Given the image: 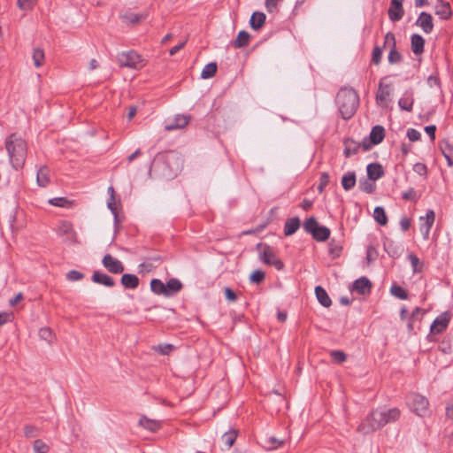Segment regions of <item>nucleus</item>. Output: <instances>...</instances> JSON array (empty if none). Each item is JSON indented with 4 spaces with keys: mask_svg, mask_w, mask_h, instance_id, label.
I'll list each match as a JSON object with an SVG mask.
<instances>
[{
    "mask_svg": "<svg viewBox=\"0 0 453 453\" xmlns=\"http://www.w3.org/2000/svg\"><path fill=\"white\" fill-rule=\"evenodd\" d=\"M155 351L161 355H168L172 350L174 349V346L172 344H159L153 348Z\"/></svg>",
    "mask_w": 453,
    "mask_h": 453,
    "instance_id": "nucleus-50",
    "label": "nucleus"
},
{
    "mask_svg": "<svg viewBox=\"0 0 453 453\" xmlns=\"http://www.w3.org/2000/svg\"><path fill=\"white\" fill-rule=\"evenodd\" d=\"M335 103L342 119H349L359 105V96L353 88H342L337 93Z\"/></svg>",
    "mask_w": 453,
    "mask_h": 453,
    "instance_id": "nucleus-3",
    "label": "nucleus"
},
{
    "mask_svg": "<svg viewBox=\"0 0 453 453\" xmlns=\"http://www.w3.org/2000/svg\"><path fill=\"white\" fill-rule=\"evenodd\" d=\"M402 198L406 201H417V192L413 188H410L408 190L402 193Z\"/></svg>",
    "mask_w": 453,
    "mask_h": 453,
    "instance_id": "nucleus-53",
    "label": "nucleus"
},
{
    "mask_svg": "<svg viewBox=\"0 0 453 453\" xmlns=\"http://www.w3.org/2000/svg\"><path fill=\"white\" fill-rule=\"evenodd\" d=\"M407 403L420 417L425 416L428 411V400L419 394H410L407 397Z\"/></svg>",
    "mask_w": 453,
    "mask_h": 453,
    "instance_id": "nucleus-8",
    "label": "nucleus"
},
{
    "mask_svg": "<svg viewBox=\"0 0 453 453\" xmlns=\"http://www.w3.org/2000/svg\"><path fill=\"white\" fill-rule=\"evenodd\" d=\"M382 57V49L380 46H375L372 50V62L375 65H379L380 63Z\"/></svg>",
    "mask_w": 453,
    "mask_h": 453,
    "instance_id": "nucleus-51",
    "label": "nucleus"
},
{
    "mask_svg": "<svg viewBox=\"0 0 453 453\" xmlns=\"http://www.w3.org/2000/svg\"><path fill=\"white\" fill-rule=\"evenodd\" d=\"M265 14L260 12H255L250 18V24L254 30L260 29L265 22Z\"/></svg>",
    "mask_w": 453,
    "mask_h": 453,
    "instance_id": "nucleus-26",
    "label": "nucleus"
},
{
    "mask_svg": "<svg viewBox=\"0 0 453 453\" xmlns=\"http://www.w3.org/2000/svg\"><path fill=\"white\" fill-rule=\"evenodd\" d=\"M385 137V129L382 126H374L370 133V143L376 145L380 143Z\"/></svg>",
    "mask_w": 453,
    "mask_h": 453,
    "instance_id": "nucleus-21",
    "label": "nucleus"
},
{
    "mask_svg": "<svg viewBox=\"0 0 453 453\" xmlns=\"http://www.w3.org/2000/svg\"><path fill=\"white\" fill-rule=\"evenodd\" d=\"M344 156L349 157L357 152L360 145L357 143L353 139L348 138L344 141Z\"/></svg>",
    "mask_w": 453,
    "mask_h": 453,
    "instance_id": "nucleus-34",
    "label": "nucleus"
},
{
    "mask_svg": "<svg viewBox=\"0 0 453 453\" xmlns=\"http://www.w3.org/2000/svg\"><path fill=\"white\" fill-rule=\"evenodd\" d=\"M367 176L371 180H377L381 178L384 174L381 165L378 163H372L367 165Z\"/></svg>",
    "mask_w": 453,
    "mask_h": 453,
    "instance_id": "nucleus-20",
    "label": "nucleus"
},
{
    "mask_svg": "<svg viewBox=\"0 0 453 453\" xmlns=\"http://www.w3.org/2000/svg\"><path fill=\"white\" fill-rule=\"evenodd\" d=\"M415 25L419 27L425 34L432 33L434 29L432 15L428 12H422L417 19Z\"/></svg>",
    "mask_w": 453,
    "mask_h": 453,
    "instance_id": "nucleus-13",
    "label": "nucleus"
},
{
    "mask_svg": "<svg viewBox=\"0 0 453 453\" xmlns=\"http://www.w3.org/2000/svg\"><path fill=\"white\" fill-rule=\"evenodd\" d=\"M435 14L441 19H449L452 15L449 3L443 0H437L435 4Z\"/></svg>",
    "mask_w": 453,
    "mask_h": 453,
    "instance_id": "nucleus-17",
    "label": "nucleus"
},
{
    "mask_svg": "<svg viewBox=\"0 0 453 453\" xmlns=\"http://www.w3.org/2000/svg\"><path fill=\"white\" fill-rule=\"evenodd\" d=\"M33 449L35 453H48L50 451V446L42 440L37 439L33 443Z\"/></svg>",
    "mask_w": 453,
    "mask_h": 453,
    "instance_id": "nucleus-43",
    "label": "nucleus"
},
{
    "mask_svg": "<svg viewBox=\"0 0 453 453\" xmlns=\"http://www.w3.org/2000/svg\"><path fill=\"white\" fill-rule=\"evenodd\" d=\"M386 45H388L390 47V49L396 47L395 35L391 32L387 33L385 35L384 46H386Z\"/></svg>",
    "mask_w": 453,
    "mask_h": 453,
    "instance_id": "nucleus-57",
    "label": "nucleus"
},
{
    "mask_svg": "<svg viewBox=\"0 0 453 453\" xmlns=\"http://www.w3.org/2000/svg\"><path fill=\"white\" fill-rule=\"evenodd\" d=\"M280 0H265V5L268 12H273Z\"/></svg>",
    "mask_w": 453,
    "mask_h": 453,
    "instance_id": "nucleus-62",
    "label": "nucleus"
},
{
    "mask_svg": "<svg viewBox=\"0 0 453 453\" xmlns=\"http://www.w3.org/2000/svg\"><path fill=\"white\" fill-rule=\"evenodd\" d=\"M388 59L391 65L398 64L402 61L403 56L396 50V47L391 48L388 56Z\"/></svg>",
    "mask_w": 453,
    "mask_h": 453,
    "instance_id": "nucleus-46",
    "label": "nucleus"
},
{
    "mask_svg": "<svg viewBox=\"0 0 453 453\" xmlns=\"http://www.w3.org/2000/svg\"><path fill=\"white\" fill-rule=\"evenodd\" d=\"M33 61L36 67L42 65L44 62V52L41 49H35L33 52Z\"/></svg>",
    "mask_w": 453,
    "mask_h": 453,
    "instance_id": "nucleus-45",
    "label": "nucleus"
},
{
    "mask_svg": "<svg viewBox=\"0 0 453 453\" xmlns=\"http://www.w3.org/2000/svg\"><path fill=\"white\" fill-rule=\"evenodd\" d=\"M139 424L143 426L144 428L151 431L156 432L160 428V422L155 419L148 418L145 416L141 417L139 420Z\"/></svg>",
    "mask_w": 453,
    "mask_h": 453,
    "instance_id": "nucleus-33",
    "label": "nucleus"
},
{
    "mask_svg": "<svg viewBox=\"0 0 453 453\" xmlns=\"http://www.w3.org/2000/svg\"><path fill=\"white\" fill-rule=\"evenodd\" d=\"M268 442L271 444V449H277L283 444V441H280L275 437H270Z\"/></svg>",
    "mask_w": 453,
    "mask_h": 453,
    "instance_id": "nucleus-64",
    "label": "nucleus"
},
{
    "mask_svg": "<svg viewBox=\"0 0 453 453\" xmlns=\"http://www.w3.org/2000/svg\"><path fill=\"white\" fill-rule=\"evenodd\" d=\"M183 158L175 150L160 152L154 157L150 170L165 179H173L182 170Z\"/></svg>",
    "mask_w": 453,
    "mask_h": 453,
    "instance_id": "nucleus-1",
    "label": "nucleus"
},
{
    "mask_svg": "<svg viewBox=\"0 0 453 453\" xmlns=\"http://www.w3.org/2000/svg\"><path fill=\"white\" fill-rule=\"evenodd\" d=\"M330 355L338 364L343 363L347 358L346 354L341 350H333Z\"/></svg>",
    "mask_w": 453,
    "mask_h": 453,
    "instance_id": "nucleus-55",
    "label": "nucleus"
},
{
    "mask_svg": "<svg viewBox=\"0 0 453 453\" xmlns=\"http://www.w3.org/2000/svg\"><path fill=\"white\" fill-rule=\"evenodd\" d=\"M217 69L218 66L215 62L207 64L202 70L201 78L204 80L212 78L216 74Z\"/></svg>",
    "mask_w": 453,
    "mask_h": 453,
    "instance_id": "nucleus-36",
    "label": "nucleus"
},
{
    "mask_svg": "<svg viewBox=\"0 0 453 453\" xmlns=\"http://www.w3.org/2000/svg\"><path fill=\"white\" fill-rule=\"evenodd\" d=\"M382 426H384L383 415L380 412V410H375L362 421L357 430L364 434H367Z\"/></svg>",
    "mask_w": 453,
    "mask_h": 453,
    "instance_id": "nucleus-4",
    "label": "nucleus"
},
{
    "mask_svg": "<svg viewBox=\"0 0 453 453\" xmlns=\"http://www.w3.org/2000/svg\"><path fill=\"white\" fill-rule=\"evenodd\" d=\"M102 263L104 266L111 273L119 274L124 272L123 264L111 255L107 254L104 257Z\"/></svg>",
    "mask_w": 453,
    "mask_h": 453,
    "instance_id": "nucleus-10",
    "label": "nucleus"
},
{
    "mask_svg": "<svg viewBox=\"0 0 453 453\" xmlns=\"http://www.w3.org/2000/svg\"><path fill=\"white\" fill-rule=\"evenodd\" d=\"M356 181V173L354 172H348L342 178V186L344 190L348 191L355 187Z\"/></svg>",
    "mask_w": 453,
    "mask_h": 453,
    "instance_id": "nucleus-32",
    "label": "nucleus"
},
{
    "mask_svg": "<svg viewBox=\"0 0 453 453\" xmlns=\"http://www.w3.org/2000/svg\"><path fill=\"white\" fill-rule=\"evenodd\" d=\"M121 284L126 288L134 289L139 285V279L135 274L125 273L121 277Z\"/></svg>",
    "mask_w": 453,
    "mask_h": 453,
    "instance_id": "nucleus-29",
    "label": "nucleus"
},
{
    "mask_svg": "<svg viewBox=\"0 0 453 453\" xmlns=\"http://www.w3.org/2000/svg\"><path fill=\"white\" fill-rule=\"evenodd\" d=\"M265 273L263 271L256 270L250 274V280L252 283L259 284L265 280Z\"/></svg>",
    "mask_w": 453,
    "mask_h": 453,
    "instance_id": "nucleus-49",
    "label": "nucleus"
},
{
    "mask_svg": "<svg viewBox=\"0 0 453 453\" xmlns=\"http://www.w3.org/2000/svg\"><path fill=\"white\" fill-rule=\"evenodd\" d=\"M300 219L297 217L287 219L284 225V234L287 236L295 234L300 227Z\"/></svg>",
    "mask_w": 453,
    "mask_h": 453,
    "instance_id": "nucleus-25",
    "label": "nucleus"
},
{
    "mask_svg": "<svg viewBox=\"0 0 453 453\" xmlns=\"http://www.w3.org/2000/svg\"><path fill=\"white\" fill-rule=\"evenodd\" d=\"M257 250L259 252L260 259L266 265L275 267L277 270H282L283 262L276 256L273 248L265 243H258Z\"/></svg>",
    "mask_w": 453,
    "mask_h": 453,
    "instance_id": "nucleus-6",
    "label": "nucleus"
},
{
    "mask_svg": "<svg viewBox=\"0 0 453 453\" xmlns=\"http://www.w3.org/2000/svg\"><path fill=\"white\" fill-rule=\"evenodd\" d=\"M122 21L127 24H137L144 19L143 15L129 12L121 16Z\"/></svg>",
    "mask_w": 453,
    "mask_h": 453,
    "instance_id": "nucleus-41",
    "label": "nucleus"
},
{
    "mask_svg": "<svg viewBox=\"0 0 453 453\" xmlns=\"http://www.w3.org/2000/svg\"><path fill=\"white\" fill-rule=\"evenodd\" d=\"M83 277H84V274L76 270H72V271L68 272L66 274V278L70 281L80 280L83 279Z\"/></svg>",
    "mask_w": 453,
    "mask_h": 453,
    "instance_id": "nucleus-56",
    "label": "nucleus"
},
{
    "mask_svg": "<svg viewBox=\"0 0 453 453\" xmlns=\"http://www.w3.org/2000/svg\"><path fill=\"white\" fill-rule=\"evenodd\" d=\"M435 220V214L433 210H428L425 217H420V232L425 239H428L430 229Z\"/></svg>",
    "mask_w": 453,
    "mask_h": 453,
    "instance_id": "nucleus-12",
    "label": "nucleus"
},
{
    "mask_svg": "<svg viewBox=\"0 0 453 453\" xmlns=\"http://www.w3.org/2000/svg\"><path fill=\"white\" fill-rule=\"evenodd\" d=\"M91 279L95 283L101 284L108 288H111L115 285V281L111 277L98 271L94 272Z\"/></svg>",
    "mask_w": 453,
    "mask_h": 453,
    "instance_id": "nucleus-19",
    "label": "nucleus"
},
{
    "mask_svg": "<svg viewBox=\"0 0 453 453\" xmlns=\"http://www.w3.org/2000/svg\"><path fill=\"white\" fill-rule=\"evenodd\" d=\"M440 149L449 165H453V145L449 141L443 140L440 143Z\"/></svg>",
    "mask_w": 453,
    "mask_h": 453,
    "instance_id": "nucleus-24",
    "label": "nucleus"
},
{
    "mask_svg": "<svg viewBox=\"0 0 453 453\" xmlns=\"http://www.w3.org/2000/svg\"><path fill=\"white\" fill-rule=\"evenodd\" d=\"M450 313L448 311H445L439 315L433 322L431 326V333L432 334H441L442 333L447 327L450 320Z\"/></svg>",
    "mask_w": 453,
    "mask_h": 453,
    "instance_id": "nucleus-11",
    "label": "nucleus"
},
{
    "mask_svg": "<svg viewBox=\"0 0 453 453\" xmlns=\"http://www.w3.org/2000/svg\"><path fill=\"white\" fill-rule=\"evenodd\" d=\"M117 61L121 67L139 69L143 66L142 58L134 50L119 53Z\"/></svg>",
    "mask_w": 453,
    "mask_h": 453,
    "instance_id": "nucleus-7",
    "label": "nucleus"
},
{
    "mask_svg": "<svg viewBox=\"0 0 453 453\" xmlns=\"http://www.w3.org/2000/svg\"><path fill=\"white\" fill-rule=\"evenodd\" d=\"M236 438H237L236 430H229V431L226 432L221 436V441L228 449L234 445Z\"/></svg>",
    "mask_w": 453,
    "mask_h": 453,
    "instance_id": "nucleus-35",
    "label": "nucleus"
},
{
    "mask_svg": "<svg viewBox=\"0 0 453 453\" xmlns=\"http://www.w3.org/2000/svg\"><path fill=\"white\" fill-rule=\"evenodd\" d=\"M304 230L311 234L317 242H325L330 236V229L325 226H319L313 217L307 219L303 224Z\"/></svg>",
    "mask_w": 453,
    "mask_h": 453,
    "instance_id": "nucleus-5",
    "label": "nucleus"
},
{
    "mask_svg": "<svg viewBox=\"0 0 453 453\" xmlns=\"http://www.w3.org/2000/svg\"><path fill=\"white\" fill-rule=\"evenodd\" d=\"M40 434V430L35 426L27 425L24 427V435L27 438H35Z\"/></svg>",
    "mask_w": 453,
    "mask_h": 453,
    "instance_id": "nucleus-47",
    "label": "nucleus"
},
{
    "mask_svg": "<svg viewBox=\"0 0 453 453\" xmlns=\"http://www.w3.org/2000/svg\"><path fill=\"white\" fill-rule=\"evenodd\" d=\"M190 119L189 115H177L173 120L166 121L165 128L167 131L184 128L188 124Z\"/></svg>",
    "mask_w": 453,
    "mask_h": 453,
    "instance_id": "nucleus-14",
    "label": "nucleus"
},
{
    "mask_svg": "<svg viewBox=\"0 0 453 453\" xmlns=\"http://www.w3.org/2000/svg\"><path fill=\"white\" fill-rule=\"evenodd\" d=\"M373 218L376 220V222L380 226H385L388 223V217L386 215L385 210L380 206H377L374 209Z\"/></svg>",
    "mask_w": 453,
    "mask_h": 453,
    "instance_id": "nucleus-39",
    "label": "nucleus"
},
{
    "mask_svg": "<svg viewBox=\"0 0 453 453\" xmlns=\"http://www.w3.org/2000/svg\"><path fill=\"white\" fill-rule=\"evenodd\" d=\"M341 250H342V247L341 246H339L337 244H334L333 242L329 243V253L334 257H339L340 253H341Z\"/></svg>",
    "mask_w": 453,
    "mask_h": 453,
    "instance_id": "nucleus-61",
    "label": "nucleus"
},
{
    "mask_svg": "<svg viewBox=\"0 0 453 453\" xmlns=\"http://www.w3.org/2000/svg\"><path fill=\"white\" fill-rule=\"evenodd\" d=\"M425 39L418 34H414L411 37V48L415 55H419L424 52Z\"/></svg>",
    "mask_w": 453,
    "mask_h": 453,
    "instance_id": "nucleus-18",
    "label": "nucleus"
},
{
    "mask_svg": "<svg viewBox=\"0 0 453 453\" xmlns=\"http://www.w3.org/2000/svg\"><path fill=\"white\" fill-rule=\"evenodd\" d=\"M359 188L363 192L372 194L375 189V184L373 180H371L370 179H360Z\"/></svg>",
    "mask_w": 453,
    "mask_h": 453,
    "instance_id": "nucleus-40",
    "label": "nucleus"
},
{
    "mask_svg": "<svg viewBox=\"0 0 453 453\" xmlns=\"http://www.w3.org/2000/svg\"><path fill=\"white\" fill-rule=\"evenodd\" d=\"M391 95V91L388 84H384L383 82H380L378 91L376 94V101L379 105L385 106L387 103L389 101V96Z\"/></svg>",
    "mask_w": 453,
    "mask_h": 453,
    "instance_id": "nucleus-16",
    "label": "nucleus"
},
{
    "mask_svg": "<svg viewBox=\"0 0 453 453\" xmlns=\"http://www.w3.org/2000/svg\"><path fill=\"white\" fill-rule=\"evenodd\" d=\"M380 412L383 415L384 426L395 422L400 417V411L397 408L380 410Z\"/></svg>",
    "mask_w": 453,
    "mask_h": 453,
    "instance_id": "nucleus-30",
    "label": "nucleus"
},
{
    "mask_svg": "<svg viewBox=\"0 0 453 453\" xmlns=\"http://www.w3.org/2000/svg\"><path fill=\"white\" fill-rule=\"evenodd\" d=\"M408 258L411 262L413 272L414 273L421 272L423 264L419 261L418 257L416 255L411 253L408 256Z\"/></svg>",
    "mask_w": 453,
    "mask_h": 453,
    "instance_id": "nucleus-48",
    "label": "nucleus"
},
{
    "mask_svg": "<svg viewBox=\"0 0 453 453\" xmlns=\"http://www.w3.org/2000/svg\"><path fill=\"white\" fill-rule=\"evenodd\" d=\"M250 35L248 32L242 30L237 35V37L233 41L232 44L235 49H240L247 46L250 42Z\"/></svg>",
    "mask_w": 453,
    "mask_h": 453,
    "instance_id": "nucleus-31",
    "label": "nucleus"
},
{
    "mask_svg": "<svg viewBox=\"0 0 453 453\" xmlns=\"http://www.w3.org/2000/svg\"><path fill=\"white\" fill-rule=\"evenodd\" d=\"M329 183V174L326 172H324L320 175V181L318 186V190L319 193H322L324 188L328 185Z\"/></svg>",
    "mask_w": 453,
    "mask_h": 453,
    "instance_id": "nucleus-54",
    "label": "nucleus"
},
{
    "mask_svg": "<svg viewBox=\"0 0 453 453\" xmlns=\"http://www.w3.org/2000/svg\"><path fill=\"white\" fill-rule=\"evenodd\" d=\"M414 104L413 92L406 91L403 97L398 101L399 107L406 111H411Z\"/></svg>",
    "mask_w": 453,
    "mask_h": 453,
    "instance_id": "nucleus-23",
    "label": "nucleus"
},
{
    "mask_svg": "<svg viewBox=\"0 0 453 453\" xmlns=\"http://www.w3.org/2000/svg\"><path fill=\"white\" fill-rule=\"evenodd\" d=\"M39 336L49 343H51L55 340V334L50 327L41 328L39 331Z\"/></svg>",
    "mask_w": 453,
    "mask_h": 453,
    "instance_id": "nucleus-44",
    "label": "nucleus"
},
{
    "mask_svg": "<svg viewBox=\"0 0 453 453\" xmlns=\"http://www.w3.org/2000/svg\"><path fill=\"white\" fill-rule=\"evenodd\" d=\"M413 171L420 176H425L427 173V167L423 163H416L413 165Z\"/></svg>",
    "mask_w": 453,
    "mask_h": 453,
    "instance_id": "nucleus-58",
    "label": "nucleus"
},
{
    "mask_svg": "<svg viewBox=\"0 0 453 453\" xmlns=\"http://www.w3.org/2000/svg\"><path fill=\"white\" fill-rule=\"evenodd\" d=\"M36 0H18V7L22 11L31 10L35 4Z\"/></svg>",
    "mask_w": 453,
    "mask_h": 453,
    "instance_id": "nucleus-52",
    "label": "nucleus"
},
{
    "mask_svg": "<svg viewBox=\"0 0 453 453\" xmlns=\"http://www.w3.org/2000/svg\"><path fill=\"white\" fill-rule=\"evenodd\" d=\"M372 284L366 277H361L353 282L351 291H356L360 295H366L371 292Z\"/></svg>",
    "mask_w": 453,
    "mask_h": 453,
    "instance_id": "nucleus-15",
    "label": "nucleus"
},
{
    "mask_svg": "<svg viewBox=\"0 0 453 453\" xmlns=\"http://www.w3.org/2000/svg\"><path fill=\"white\" fill-rule=\"evenodd\" d=\"M427 85L430 87V88H437L440 89L441 88V83H440V80L438 78L437 75H430L428 78H427Z\"/></svg>",
    "mask_w": 453,
    "mask_h": 453,
    "instance_id": "nucleus-59",
    "label": "nucleus"
},
{
    "mask_svg": "<svg viewBox=\"0 0 453 453\" xmlns=\"http://www.w3.org/2000/svg\"><path fill=\"white\" fill-rule=\"evenodd\" d=\"M315 295L321 305L326 308L331 306V298L327 295L326 291L321 286H317L315 288Z\"/></svg>",
    "mask_w": 453,
    "mask_h": 453,
    "instance_id": "nucleus-28",
    "label": "nucleus"
},
{
    "mask_svg": "<svg viewBox=\"0 0 453 453\" xmlns=\"http://www.w3.org/2000/svg\"><path fill=\"white\" fill-rule=\"evenodd\" d=\"M390 293L394 296H395L401 300H405L408 298L407 291L399 285H393L390 288Z\"/></svg>",
    "mask_w": 453,
    "mask_h": 453,
    "instance_id": "nucleus-42",
    "label": "nucleus"
},
{
    "mask_svg": "<svg viewBox=\"0 0 453 453\" xmlns=\"http://www.w3.org/2000/svg\"><path fill=\"white\" fill-rule=\"evenodd\" d=\"M224 293L226 298L230 302H235L237 300L236 294L228 287L224 288Z\"/></svg>",
    "mask_w": 453,
    "mask_h": 453,
    "instance_id": "nucleus-63",
    "label": "nucleus"
},
{
    "mask_svg": "<svg viewBox=\"0 0 453 453\" xmlns=\"http://www.w3.org/2000/svg\"><path fill=\"white\" fill-rule=\"evenodd\" d=\"M5 148L13 168L21 169L25 165L27 153V142L17 134H12L5 141Z\"/></svg>",
    "mask_w": 453,
    "mask_h": 453,
    "instance_id": "nucleus-2",
    "label": "nucleus"
},
{
    "mask_svg": "<svg viewBox=\"0 0 453 453\" xmlns=\"http://www.w3.org/2000/svg\"><path fill=\"white\" fill-rule=\"evenodd\" d=\"M420 136H421L420 133L414 128H409L407 130V137L411 142L418 141L420 139Z\"/></svg>",
    "mask_w": 453,
    "mask_h": 453,
    "instance_id": "nucleus-60",
    "label": "nucleus"
},
{
    "mask_svg": "<svg viewBox=\"0 0 453 453\" xmlns=\"http://www.w3.org/2000/svg\"><path fill=\"white\" fill-rule=\"evenodd\" d=\"M404 14L403 7L401 5V8H397L395 5L390 4V7L388 9V17L392 21L400 20Z\"/></svg>",
    "mask_w": 453,
    "mask_h": 453,
    "instance_id": "nucleus-38",
    "label": "nucleus"
},
{
    "mask_svg": "<svg viewBox=\"0 0 453 453\" xmlns=\"http://www.w3.org/2000/svg\"><path fill=\"white\" fill-rule=\"evenodd\" d=\"M57 234L62 238L63 242L68 245L78 243L77 233L69 221H62L57 227Z\"/></svg>",
    "mask_w": 453,
    "mask_h": 453,
    "instance_id": "nucleus-9",
    "label": "nucleus"
},
{
    "mask_svg": "<svg viewBox=\"0 0 453 453\" xmlns=\"http://www.w3.org/2000/svg\"><path fill=\"white\" fill-rule=\"evenodd\" d=\"M181 288L182 283L180 280L176 278H172L165 283V296H172L180 292Z\"/></svg>",
    "mask_w": 453,
    "mask_h": 453,
    "instance_id": "nucleus-22",
    "label": "nucleus"
},
{
    "mask_svg": "<svg viewBox=\"0 0 453 453\" xmlns=\"http://www.w3.org/2000/svg\"><path fill=\"white\" fill-rule=\"evenodd\" d=\"M150 289L156 295H162L165 296V284L159 279L151 280Z\"/></svg>",
    "mask_w": 453,
    "mask_h": 453,
    "instance_id": "nucleus-37",
    "label": "nucleus"
},
{
    "mask_svg": "<svg viewBox=\"0 0 453 453\" xmlns=\"http://www.w3.org/2000/svg\"><path fill=\"white\" fill-rule=\"evenodd\" d=\"M50 170L47 166L42 165L39 168L36 175V181L38 186L46 187L50 183Z\"/></svg>",
    "mask_w": 453,
    "mask_h": 453,
    "instance_id": "nucleus-27",
    "label": "nucleus"
}]
</instances>
